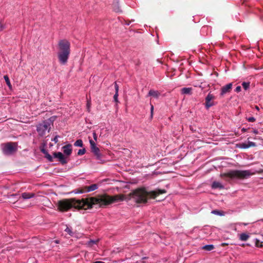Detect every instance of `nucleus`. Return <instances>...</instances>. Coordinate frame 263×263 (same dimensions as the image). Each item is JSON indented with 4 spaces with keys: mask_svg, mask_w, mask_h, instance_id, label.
Segmentation results:
<instances>
[{
    "mask_svg": "<svg viewBox=\"0 0 263 263\" xmlns=\"http://www.w3.org/2000/svg\"><path fill=\"white\" fill-rule=\"evenodd\" d=\"M115 88L116 92H118V91H119V86H118V84H117L116 82H115Z\"/></svg>",
    "mask_w": 263,
    "mask_h": 263,
    "instance_id": "nucleus-35",
    "label": "nucleus"
},
{
    "mask_svg": "<svg viewBox=\"0 0 263 263\" xmlns=\"http://www.w3.org/2000/svg\"><path fill=\"white\" fill-rule=\"evenodd\" d=\"M58 57L59 62L62 65H65L68 60L70 53V42L65 39L60 40L58 44Z\"/></svg>",
    "mask_w": 263,
    "mask_h": 263,
    "instance_id": "nucleus-3",
    "label": "nucleus"
},
{
    "mask_svg": "<svg viewBox=\"0 0 263 263\" xmlns=\"http://www.w3.org/2000/svg\"><path fill=\"white\" fill-rule=\"evenodd\" d=\"M153 110H154V106L153 105H151V116H153Z\"/></svg>",
    "mask_w": 263,
    "mask_h": 263,
    "instance_id": "nucleus-37",
    "label": "nucleus"
},
{
    "mask_svg": "<svg viewBox=\"0 0 263 263\" xmlns=\"http://www.w3.org/2000/svg\"><path fill=\"white\" fill-rule=\"evenodd\" d=\"M90 106H91V101H90V100H87L86 106H87V110L89 112L90 111Z\"/></svg>",
    "mask_w": 263,
    "mask_h": 263,
    "instance_id": "nucleus-27",
    "label": "nucleus"
},
{
    "mask_svg": "<svg viewBox=\"0 0 263 263\" xmlns=\"http://www.w3.org/2000/svg\"><path fill=\"white\" fill-rule=\"evenodd\" d=\"M202 249L206 251H211L214 249V246L213 245H207L204 246Z\"/></svg>",
    "mask_w": 263,
    "mask_h": 263,
    "instance_id": "nucleus-18",
    "label": "nucleus"
},
{
    "mask_svg": "<svg viewBox=\"0 0 263 263\" xmlns=\"http://www.w3.org/2000/svg\"><path fill=\"white\" fill-rule=\"evenodd\" d=\"M65 231L66 232H67L69 235H70V236L73 235V232H72L71 228L67 227V228L65 230Z\"/></svg>",
    "mask_w": 263,
    "mask_h": 263,
    "instance_id": "nucleus-25",
    "label": "nucleus"
},
{
    "mask_svg": "<svg viewBox=\"0 0 263 263\" xmlns=\"http://www.w3.org/2000/svg\"><path fill=\"white\" fill-rule=\"evenodd\" d=\"M124 199V196L121 194L114 196L104 195L97 197H89L82 199H64L58 202V206L59 210L62 212L67 211L72 208L87 210L91 208L94 205L104 206L112 203L122 201Z\"/></svg>",
    "mask_w": 263,
    "mask_h": 263,
    "instance_id": "nucleus-1",
    "label": "nucleus"
},
{
    "mask_svg": "<svg viewBox=\"0 0 263 263\" xmlns=\"http://www.w3.org/2000/svg\"><path fill=\"white\" fill-rule=\"evenodd\" d=\"M212 188L214 189H224V186L220 182L214 181L212 184Z\"/></svg>",
    "mask_w": 263,
    "mask_h": 263,
    "instance_id": "nucleus-12",
    "label": "nucleus"
},
{
    "mask_svg": "<svg viewBox=\"0 0 263 263\" xmlns=\"http://www.w3.org/2000/svg\"><path fill=\"white\" fill-rule=\"evenodd\" d=\"M2 146L3 152L6 155H12L17 150V144L15 143H7Z\"/></svg>",
    "mask_w": 263,
    "mask_h": 263,
    "instance_id": "nucleus-6",
    "label": "nucleus"
},
{
    "mask_svg": "<svg viewBox=\"0 0 263 263\" xmlns=\"http://www.w3.org/2000/svg\"><path fill=\"white\" fill-rule=\"evenodd\" d=\"M72 146L71 144H67L63 147L64 153L67 155L69 156L71 154Z\"/></svg>",
    "mask_w": 263,
    "mask_h": 263,
    "instance_id": "nucleus-11",
    "label": "nucleus"
},
{
    "mask_svg": "<svg viewBox=\"0 0 263 263\" xmlns=\"http://www.w3.org/2000/svg\"><path fill=\"white\" fill-rule=\"evenodd\" d=\"M247 120L249 122H254L255 121V118H254L253 117L247 118Z\"/></svg>",
    "mask_w": 263,
    "mask_h": 263,
    "instance_id": "nucleus-31",
    "label": "nucleus"
},
{
    "mask_svg": "<svg viewBox=\"0 0 263 263\" xmlns=\"http://www.w3.org/2000/svg\"><path fill=\"white\" fill-rule=\"evenodd\" d=\"M148 95L149 96H152L155 98H158L160 95V93L158 91L151 89L149 91Z\"/></svg>",
    "mask_w": 263,
    "mask_h": 263,
    "instance_id": "nucleus-13",
    "label": "nucleus"
},
{
    "mask_svg": "<svg viewBox=\"0 0 263 263\" xmlns=\"http://www.w3.org/2000/svg\"><path fill=\"white\" fill-rule=\"evenodd\" d=\"M249 238V235L245 233H241L239 235V239L241 241H246Z\"/></svg>",
    "mask_w": 263,
    "mask_h": 263,
    "instance_id": "nucleus-17",
    "label": "nucleus"
},
{
    "mask_svg": "<svg viewBox=\"0 0 263 263\" xmlns=\"http://www.w3.org/2000/svg\"><path fill=\"white\" fill-rule=\"evenodd\" d=\"M255 108H256L257 110H258L259 109V107H258V106H255Z\"/></svg>",
    "mask_w": 263,
    "mask_h": 263,
    "instance_id": "nucleus-43",
    "label": "nucleus"
},
{
    "mask_svg": "<svg viewBox=\"0 0 263 263\" xmlns=\"http://www.w3.org/2000/svg\"><path fill=\"white\" fill-rule=\"evenodd\" d=\"M248 144L249 145V147L255 146L256 145L255 143L253 142L249 141L248 142Z\"/></svg>",
    "mask_w": 263,
    "mask_h": 263,
    "instance_id": "nucleus-32",
    "label": "nucleus"
},
{
    "mask_svg": "<svg viewBox=\"0 0 263 263\" xmlns=\"http://www.w3.org/2000/svg\"><path fill=\"white\" fill-rule=\"evenodd\" d=\"M4 78L6 82V84L7 85V86L10 88H11L12 86H11V83H10V81L9 80V77L8 76L6 75V76H4Z\"/></svg>",
    "mask_w": 263,
    "mask_h": 263,
    "instance_id": "nucleus-21",
    "label": "nucleus"
},
{
    "mask_svg": "<svg viewBox=\"0 0 263 263\" xmlns=\"http://www.w3.org/2000/svg\"><path fill=\"white\" fill-rule=\"evenodd\" d=\"M93 138L95 141L97 140V135L96 133H93Z\"/></svg>",
    "mask_w": 263,
    "mask_h": 263,
    "instance_id": "nucleus-38",
    "label": "nucleus"
},
{
    "mask_svg": "<svg viewBox=\"0 0 263 263\" xmlns=\"http://www.w3.org/2000/svg\"><path fill=\"white\" fill-rule=\"evenodd\" d=\"M254 174L251 170H233L230 171L224 175L231 179H243L250 177Z\"/></svg>",
    "mask_w": 263,
    "mask_h": 263,
    "instance_id": "nucleus-5",
    "label": "nucleus"
},
{
    "mask_svg": "<svg viewBox=\"0 0 263 263\" xmlns=\"http://www.w3.org/2000/svg\"><path fill=\"white\" fill-rule=\"evenodd\" d=\"M42 152L46 155V158L50 162L52 161V156L47 153L46 151L44 149H42Z\"/></svg>",
    "mask_w": 263,
    "mask_h": 263,
    "instance_id": "nucleus-19",
    "label": "nucleus"
},
{
    "mask_svg": "<svg viewBox=\"0 0 263 263\" xmlns=\"http://www.w3.org/2000/svg\"><path fill=\"white\" fill-rule=\"evenodd\" d=\"M53 156L54 158H57L59 161L63 164H66L67 162L66 158L61 152L54 153Z\"/></svg>",
    "mask_w": 263,
    "mask_h": 263,
    "instance_id": "nucleus-8",
    "label": "nucleus"
},
{
    "mask_svg": "<svg viewBox=\"0 0 263 263\" xmlns=\"http://www.w3.org/2000/svg\"><path fill=\"white\" fill-rule=\"evenodd\" d=\"M91 152L95 154L96 156V158L97 160L102 161V156L100 152L99 148L96 145L93 146V147H91Z\"/></svg>",
    "mask_w": 263,
    "mask_h": 263,
    "instance_id": "nucleus-9",
    "label": "nucleus"
},
{
    "mask_svg": "<svg viewBox=\"0 0 263 263\" xmlns=\"http://www.w3.org/2000/svg\"><path fill=\"white\" fill-rule=\"evenodd\" d=\"M242 86L243 88H244V89L247 90L250 87V83L244 82L242 83Z\"/></svg>",
    "mask_w": 263,
    "mask_h": 263,
    "instance_id": "nucleus-24",
    "label": "nucleus"
},
{
    "mask_svg": "<svg viewBox=\"0 0 263 263\" xmlns=\"http://www.w3.org/2000/svg\"><path fill=\"white\" fill-rule=\"evenodd\" d=\"M212 213L216 214V215H223L222 214H221V213L220 211H217V210L212 211Z\"/></svg>",
    "mask_w": 263,
    "mask_h": 263,
    "instance_id": "nucleus-29",
    "label": "nucleus"
},
{
    "mask_svg": "<svg viewBox=\"0 0 263 263\" xmlns=\"http://www.w3.org/2000/svg\"><path fill=\"white\" fill-rule=\"evenodd\" d=\"M99 239H97L96 240H90L89 241H87L86 243V245L88 247H92L94 245H97V243L99 242Z\"/></svg>",
    "mask_w": 263,
    "mask_h": 263,
    "instance_id": "nucleus-16",
    "label": "nucleus"
},
{
    "mask_svg": "<svg viewBox=\"0 0 263 263\" xmlns=\"http://www.w3.org/2000/svg\"><path fill=\"white\" fill-rule=\"evenodd\" d=\"M89 143L90 144V147H93V146H95L96 145L95 142L92 139L89 140Z\"/></svg>",
    "mask_w": 263,
    "mask_h": 263,
    "instance_id": "nucleus-33",
    "label": "nucleus"
},
{
    "mask_svg": "<svg viewBox=\"0 0 263 263\" xmlns=\"http://www.w3.org/2000/svg\"><path fill=\"white\" fill-rule=\"evenodd\" d=\"M114 10H115V11H116V12H119V11H120V9H119V8L118 7H117V8H114Z\"/></svg>",
    "mask_w": 263,
    "mask_h": 263,
    "instance_id": "nucleus-41",
    "label": "nucleus"
},
{
    "mask_svg": "<svg viewBox=\"0 0 263 263\" xmlns=\"http://www.w3.org/2000/svg\"><path fill=\"white\" fill-rule=\"evenodd\" d=\"M240 147L242 148H249V145L248 143H242L241 144Z\"/></svg>",
    "mask_w": 263,
    "mask_h": 263,
    "instance_id": "nucleus-30",
    "label": "nucleus"
},
{
    "mask_svg": "<svg viewBox=\"0 0 263 263\" xmlns=\"http://www.w3.org/2000/svg\"><path fill=\"white\" fill-rule=\"evenodd\" d=\"M98 188V185L97 184H92L89 186H86L83 190H77L75 191L76 194H81L83 193H87L91 191H95Z\"/></svg>",
    "mask_w": 263,
    "mask_h": 263,
    "instance_id": "nucleus-7",
    "label": "nucleus"
},
{
    "mask_svg": "<svg viewBox=\"0 0 263 263\" xmlns=\"http://www.w3.org/2000/svg\"><path fill=\"white\" fill-rule=\"evenodd\" d=\"M262 220L263 221V219Z\"/></svg>",
    "mask_w": 263,
    "mask_h": 263,
    "instance_id": "nucleus-45",
    "label": "nucleus"
},
{
    "mask_svg": "<svg viewBox=\"0 0 263 263\" xmlns=\"http://www.w3.org/2000/svg\"><path fill=\"white\" fill-rule=\"evenodd\" d=\"M192 88L191 87H184L181 89V93L185 95H191L192 93Z\"/></svg>",
    "mask_w": 263,
    "mask_h": 263,
    "instance_id": "nucleus-14",
    "label": "nucleus"
},
{
    "mask_svg": "<svg viewBox=\"0 0 263 263\" xmlns=\"http://www.w3.org/2000/svg\"><path fill=\"white\" fill-rule=\"evenodd\" d=\"M242 224L245 225V226H246L247 224V223H242Z\"/></svg>",
    "mask_w": 263,
    "mask_h": 263,
    "instance_id": "nucleus-44",
    "label": "nucleus"
},
{
    "mask_svg": "<svg viewBox=\"0 0 263 263\" xmlns=\"http://www.w3.org/2000/svg\"><path fill=\"white\" fill-rule=\"evenodd\" d=\"M4 28V26L1 22H0V31L3 30Z\"/></svg>",
    "mask_w": 263,
    "mask_h": 263,
    "instance_id": "nucleus-39",
    "label": "nucleus"
},
{
    "mask_svg": "<svg viewBox=\"0 0 263 263\" xmlns=\"http://www.w3.org/2000/svg\"><path fill=\"white\" fill-rule=\"evenodd\" d=\"M241 86H237V87H236L235 91L236 92H240V91H241Z\"/></svg>",
    "mask_w": 263,
    "mask_h": 263,
    "instance_id": "nucleus-34",
    "label": "nucleus"
},
{
    "mask_svg": "<svg viewBox=\"0 0 263 263\" xmlns=\"http://www.w3.org/2000/svg\"><path fill=\"white\" fill-rule=\"evenodd\" d=\"M215 99V97L213 95L209 93L205 98V100L212 101Z\"/></svg>",
    "mask_w": 263,
    "mask_h": 263,
    "instance_id": "nucleus-23",
    "label": "nucleus"
},
{
    "mask_svg": "<svg viewBox=\"0 0 263 263\" xmlns=\"http://www.w3.org/2000/svg\"><path fill=\"white\" fill-rule=\"evenodd\" d=\"M22 198L24 199L31 198L34 196V194L29 193H24L22 194Z\"/></svg>",
    "mask_w": 263,
    "mask_h": 263,
    "instance_id": "nucleus-15",
    "label": "nucleus"
},
{
    "mask_svg": "<svg viewBox=\"0 0 263 263\" xmlns=\"http://www.w3.org/2000/svg\"><path fill=\"white\" fill-rule=\"evenodd\" d=\"M74 145L78 147L83 146V141L81 139L77 140L74 143Z\"/></svg>",
    "mask_w": 263,
    "mask_h": 263,
    "instance_id": "nucleus-22",
    "label": "nucleus"
},
{
    "mask_svg": "<svg viewBox=\"0 0 263 263\" xmlns=\"http://www.w3.org/2000/svg\"><path fill=\"white\" fill-rule=\"evenodd\" d=\"M253 133L254 134L257 135L258 133V131L257 129H254L253 130Z\"/></svg>",
    "mask_w": 263,
    "mask_h": 263,
    "instance_id": "nucleus-40",
    "label": "nucleus"
},
{
    "mask_svg": "<svg viewBox=\"0 0 263 263\" xmlns=\"http://www.w3.org/2000/svg\"><path fill=\"white\" fill-rule=\"evenodd\" d=\"M214 105L213 102L212 101H208V100H205V106L206 109H209L211 106H213Z\"/></svg>",
    "mask_w": 263,
    "mask_h": 263,
    "instance_id": "nucleus-20",
    "label": "nucleus"
},
{
    "mask_svg": "<svg viewBox=\"0 0 263 263\" xmlns=\"http://www.w3.org/2000/svg\"><path fill=\"white\" fill-rule=\"evenodd\" d=\"M232 84L229 83L227 84L226 85L223 86L221 89L220 95L223 96L224 94L230 92L232 89Z\"/></svg>",
    "mask_w": 263,
    "mask_h": 263,
    "instance_id": "nucleus-10",
    "label": "nucleus"
},
{
    "mask_svg": "<svg viewBox=\"0 0 263 263\" xmlns=\"http://www.w3.org/2000/svg\"><path fill=\"white\" fill-rule=\"evenodd\" d=\"M118 92H115V94L114 95V101L116 102V103H118L119 101H118Z\"/></svg>",
    "mask_w": 263,
    "mask_h": 263,
    "instance_id": "nucleus-28",
    "label": "nucleus"
},
{
    "mask_svg": "<svg viewBox=\"0 0 263 263\" xmlns=\"http://www.w3.org/2000/svg\"><path fill=\"white\" fill-rule=\"evenodd\" d=\"M92 263H105V262H104L103 261H95V262H93Z\"/></svg>",
    "mask_w": 263,
    "mask_h": 263,
    "instance_id": "nucleus-42",
    "label": "nucleus"
},
{
    "mask_svg": "<svg viewBox=\"0 0 263 263\" xmlns=\"http://www.w3.org/2000/svg\"><path fill=\"white\" fill-rule=\"evenodd\" d=\"M85 148L80 149L78 152V155H83L85 153Z\"/></svg>",
    "mask_w": 263,
    "mask_h": 263,
    "instance_id": "nucleus-26",
    "label": "nucleus"
},
{
    "mask_svg": "<svg viewBox=\"0 0 263 263\" xmlns=\"http://www.w3.org/2000/svg\"><path fill=\"white\" fill-rule=\"evenodd\" d=\"M55 117H50L47 120L43 121L36 125V131L40 136H44L46 133H49L51 129V124L54 121Z\"/></svg>",
    "mask_w": 263,
    "mask_h": 263,
    "instance_id": "nucleus-4",
    "label": "nucleus"
},
{
    "mask_svg": "<svg viewBox=\"0 0 263 263\" xmlns=\"http://www.w3.org/2000/svg\"><path fill=\"white\" fill-rule=\"evenodd\" d=\"M166 193L165 190L157 189L148 192L145 189H138L134 191L130 195L137 203H146L148 198H155L159 195Z\"/></svg>",
    "mask_w": 263,
    "mask_h": 263,
    "instance_id": "nucleus-2",
    "label": "nucleus"
},
{
    "mask_svg": "<svg viewBox=\"0 0 263 263\" xmlns=\"http://www.w3.org/2000/svg\"><path fill=\"white\" fill-rule=\"evenodd\" d=\"M58 136H55L52 140L54 142V143H57L58 142Z\"/></svg>",
    "mask_w": 263,
    "mask_h": 263,
    "instance_id": "nucleus-36",
    "label": "nucleus"
}]
</instances>
